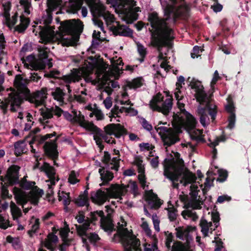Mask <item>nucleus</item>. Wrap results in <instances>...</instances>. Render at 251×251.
Masks as SVG:
<instances>
[{"label":"nucleus","instance_id":"64","mask_svg":"<svg viewBox=\"0 0 251 251\" xmlns=\"http://www.w3.org/2000/svg\"><path fill=\"white\" fill-rule=\"evenodd\" d=\"M142 160L138 159L137 162V166L138 167V172L140 174H145V169L144 165L142 164Z\"/></svg>","mask_w":251,"mask_h":251},{"label":"nucleus","instance_id":"37","mask_svg":"<svg viewBox=\"0 0 251 251\" xmlns=\"http://www.w3.org/2000/svg\"><path fill=\"white\" fill-rule=\"evenodd\" d=\"M76 204L80 206H83L84 205L88 206V192L85 191L83 194L80 195L75 201Z\"/></svg>","mask_w":251,"mask_h":251},{"label":"nucleus","instance_id":"15","mask_svg":"<svg viewBox=\"0 0 251 251\" xmlns=\"http://www.w3.org/2000/svg\"><path fill=\"white\" fill-rule=\"evenodd\" d=\"M47 89L43 88L41 90L37 91L29 97V101L33 103L36 107L43 105L47 98Z\"/></svg>","mask_w":251,"mask_h":251},{"label":"nucleus","instance_id":"32","mask_svg":"<svg viewBox=\"0 0 251 251\" xmlns=\"http://www.w3.org/2000/svg\"><path fill=\"white\" fill-rule=\"evenodd\" d=\"M83 3L82 0H69L68 4V11L75 13L81 7Z\"/></svg>","mask_w":251,"mask_h":251},{"label":"nucleus","instance_id":"41","mask_svg":"<svg viewBox=\"0 0 251 251\" xmlns=\"http://www.w3.org/2000/svg\"><path fill=\"white\" fill-rule=\"evenodd\" d=\"M61 0H48L47 5L48 9H47V12L50 13L55 10L59 5L61 4Z\"/></svg>","mask_w":251,"mask_h":251},{"label":"nucleus","instance_id":"40","mask_svg":"<svg viewBox=\"0 0 251 251\" xmlns=\"http://www.w3.org/2000/svg\"><path fill=\"white\" fill-rule=\"evenodd\" d=\"M5 41L3 35H0V63H3L5 61L6 54L3 49L5 46ZM6 63V62H5Z\"/></svg>","mask_w":251,"mask_h":251},{"label":"nucleus","instance_id":"44","mask_svg":"<svg viewBox=\"0 0 251 251\" xmlns=\"http://www.w3.org/2000/svg\"><path fill=\"white\" fill-rule=\"evenodd\" d=\"M163 97L160 93L157 94L150 101V108L153 110L155 108V105H158V103L163 101Z\"/></svg>","mask_w":251,"mask_h":251},{"label":"nucleus","instance_id":"10","mask_svg":"<svg viewBox=\"0 0 251 251\" xmlns=\"http://www.w3.org/2000/svg\"><path fill=\"white\" fill-rule=\"evenodd\" d=\"M190 85L192 89L196 90L195 98L200 104H204L209 99L207 94L204 91V88L200 81L193 78L190 82Z\"/></svg>","mask_w":251,"mask_h":251},{"label":"nucleus","instance_id":"59","mask_svg":"<svg viewBox=\"0 0 251 251\" xmlns=\"http://www.w3.org/2000/svg\"><path fill=\"white\" fill-rule=\"evenodd\" d=\"M77 176V174L75 171H72L69 176L68 182L72 184H75L79 182Z\"/></svg>","mask_w":251,"mask_h":251},{"label":"nucleus","instance_id":"9","mask_svg":"<svg viewBox=\"0 0 251 251\" xmlns=\"http://www.w3.org/2000/svg\"><path fill=\"white\" fill-rule=\"evenodd\" d=\"M62 113V110L58 106L50 108H42L40 109L41 117L39 119V121L41 124L44 125L48 123L49 120L53 117V114L57 117H60Z\"/></svg>","mask_w":251,"mask_h":251},{"label":"nucleus","instance_id":"16","mask_svg":"<svg viewBox=\"0 0 251 251\" xmlns=\"http://www.w3.org/2000/svg\"><path fill=\"white\" fill-rule=\"evenodd\" d=\"M126 222L124 217H121L120 220L117 223V233L115 235V239L116 241L121 242L125 246L126 242Z\"/></svg>","mask_w":251,"mask_h":251},{"label":"nucleus","instance_id":"26","mask_svg":"<svg viewBox=\"0 0 251 251\" xmlns=\"http://www.w3.org/2000/svg\"><path fill=\"white\" fill-rule=\"evenodd\" d=\"M58 237L56 235L50 234L44 242V246L50 251H54V246L58 242Z\"/></svg>","mask_w":251,"mask_h":251},{"label":"nucleus","instance_id":"42","mask_svg":"<svg viewBox=\"0 0 251 251\" xmlns=\"http://www.w3.org/2000/svg\"><path fill=\"white\" fill-rule=\"evenodd\" d=\"M51 95L54 99L59 101L60 103L63 102L64 93L60 88H56L54 91L52 92Z\"/></svg>","mask_w":251,"mask_h":251},{"label":"nucleus","instance_id":"13","mask_svg":"<svg viewBox=\"0 0 251 251\" xmlns=\"http://www.w3.org/2000/svg\"><path fill=\"white\" fill-rule=\"evenodd\" d=\"M126 251H141L140 241L135 235L132 230L126 228Z\"/></svg>","mask_w":251,"mask_h":251},{"label":"nucleus","instance_id":"56","mask_svg":"<svg viewBox=\"0 0 251 251\" xmlns=\"http://www.w3.org/2000/svg\"><path fill=\"white\" fill-rule=\"evenodd\" d=\"M95 116L97 120H101L104 118V115L100 110L95 109L89 115L90 117Z\"/></svg>","mask_w":251,"mask_h":251},{"label":"nucleus","instance_id":"7","mask_svg":"<svg viewBox=\"0 0 251 251\" xmlns=\"http://www.w3.org/2000/svg\"><path fill=\"white\" fill-rule=\"evenodd\" d=\"M155 129L160 136L164 146L170 147L180 140L178 135L179 129L177 132L172 128L165 126L155 127Z\"/></svg>","mask_w":251,"mask_h":251},{"label":"nucleus","instance_id":"34","mask_svg":"<svg viewBox=\"0 0 251 251\" xmlns=\"http://www.w3.org/2000/svg\"><path fill=\"white\" fill-rule=\"evenodd\" d=\"M10 208L12 217L14 220L19 222L18 219L22 216V213L20 208L16 203L11 201L10 203Z\"/></svg>","mask_w":251,"mask_h":251},{"label":"nucleus","instance_id":"11","mask_svg":"<svg viewBox=\"0 0 251 251\" xmlns=\"http://www.w3.org/2000/svg\"><path fill=\"white\" fill-rule=\"evenodd\" d=\"M40 170L41 171L44 172L49 178V179L47 180L46 182L50 183V184H48L49 188L51 189L52 186L59 180L58 176L56 175L55 170L53 167L46 162H45L42 165L40 168Z\"/></svg>","mask_w":251,"mask_h":251},{"label":"nucleus","instance_id":"43","mask_svg":"<svg viewBox=\"0 0 251 251\" xmlns=\"http://www.w3.org/2000/svg\"><path fill=\"white\" fill-rule=\"evenodd\" d=\"M15 153L19 155L25 151V143L24 141L17 142L15 144Z\"/></svg>","mask_w":251,"mask_h":251},{"label":"nucleus","instance_id":"54","mask_svg":"<svg viewBox=\"0 0 251 251\" xmlns=\"http://www.w3.org/2000/svg\"><path fill=\"white\" fill-rule=\"evenodd\" d=\"M70 232V228L68 225L67 224L66 222H64V226L63 227L61 228L59 231L60 235L62 239L67 237L68 234Z\"/></svg>","mask_w":251,"mask_h":251},{"label":"nucleus","instance_id":"8","mask_svg":"<svg viewBox=\"0 0 251 251\" xmlns=\"http://www.w3.org/2000/svg\"><path fill=\"white\" fill-rule=\"evenodd\" d=\"M20 167L12 165L8 168L4 177L0 176V180L9 185H14L19 182V171Z\"/></svg>","mask_w":251,"mask_h":251},{"label":"nucleus","instance_id":"38","mask_svg":"<svg viewBox=\"0 0 251 251\" xmlns=\"http://www.w3.org/2000/svg\"><path fill=\"white\" fill-rule=\"evenodd\" d=\"M139 15L135 13L130 9L126 7V24L133 23L134 21L138 20Z\"/></svg>","mask_w":251,"mask_h":251},{"label":"nucleus","instance_id":"3","mask_svg":"<svg viewBox=\"0 0 251 251\" xmlns=\"http://www.w3.org/2000/svg\"><path fill=\"white\" fill-rule=\"evenodd\" d=\"M85 66L80 69H74L71 73L63 77L67 83L79 80L81 76H86L92 73L94 68L96 69L98 82L100 85H104L111 77H116L120 73V68L115 64L108 68L107 65L101 59H97L93 57L88 58L85 64Z\"/></svg>","mask_w":251,"mask_h":251},{"label":"nucleus","instance_id":"29","mask_svg":"<svg viewBox=\"0 0 251 251\" xmlns=\"http://www.w3.org/2000/svg\"><path fill=\"white\" fill-rule=\"evenodd\" d=\"M99 130L100 131V136H98L99 139V141L100 142L99 143L98 142H97L96 139L94 137V139L95 140L97 145L99 146V147L100 148V150H102L103 149V146L102 145V139H103L105 142H106L107 143H108V144H114L115 143V140L112 137H111L110 135H107L106 134H105V135H104L102 133V131L100 128H99Z\"/></svg>","mask_w":251,"mask_h":251},{"label":"nucleus","instance_id":"35","mask_svg":"<svg viewBox=\"0 0 251 251\" xmlns=\"http://www.w3.org/2000/svg\"><path fill=\"white\" fill-rule=\"evenodd\" d=\"M101 226L105 230H110L113 227L112 220L109 216L104 217V215L100 219Z\"/></svg>","mask_w":251,"mask_h":251},{"label":"nucleus","instance_id":"12","mask_svg":"<svg viewBox=\"0 0 251 251\" xmlns=\"http://www.w3.org/2000/svg\"><path fill=\"white\" fill-rule=\"evenodd\" d=\"M177 104L181 112L183 113L186 117V121L183 124L184 128L187 131H190L194 129L196 127L197 123L196 119L184 108L185 106L184 103H180L179 101H178Z\"/></svg>","mask_w":251,"mask_h":251},{"label":"nucleus","instance_id":"48","mask_svg":"<svg viewBox=\"0 0 251 251\" xmlns=\"http://www.w3.org/2000/svg\"><path fill=\"white\" fill-rule=\"evenodd\" d=\"M5 23L6 25L9 27L11 28L13 26H14L17 21V14L15 13V14L11 17L10 16L7 17V18H5Z\"/></svg>","mask_w":251,"mask_h":251},{"label":"nucleus","instance_id":"46","mask_svg":"<svg viewBox=\"0 0 251 251\" xmlns=\"http://www.w3.org/2000/svg\"><path fill=\"white\" fill-rule=\"evenodd\" d=\"M58 200L62 201L63 204L67 205L70 203V199L69 193H65L64 192H58Z\"/></svg>","mask_w":251,"mask_h":251},{"label":"nucleus","instance_id":"27","mask_svg":"<svg viewBox=\"0 0 251 251\" xmlns=\"http://www.w3.org/2000/svg\"><path fill=\"white\" fill-rule=\"evenodd\" d=\"M76 231L79 236L82 237V241L84 243L86 242V240L83 238L84 236H86V232L90 226V221L86 220L85 222L82 225H75Z\"/></svg>","mask_w":251,"mask_h":251},{"label":"nucleus","instance_id":"21","mask_svg":"<svg viewBox=\"0 0 251 251\" xmlns=\"http://www.w3.org/2000/svg\"><path fill=\"white\" fill-rule=\"evenodd\" d=\"M145 196L147 200L153 201L151 208L157 209L163 203V201L158 198L157 194L153 192L152 190L146 191Z\"/></svg>","mask_w":251,"mask_h":251},{"label":"nucleus","instance_id":"20","mask_svg":"<svg viewBox=\"0 0 251 251\" xmlns=\"http://www.w3.org/2000/svg\"><path fill=\"white\" fill-rule=\"evenodd\" d=\"M108 199V197L105 192L101 190H98L96 192H93L91 194V201L95 204L102 205Z\"/></svg>","mask_w":251,"mask_h":251},{"label":"nucleus","instance_id":"30","mask_svg":"<svg viewBox=\"0 0 251 251\" xmlns=\"http://www.w3.org/2000/svg\"><path fill=\"white\" fill-rule=\"evenodd\" d=\"M99 172L101 180L103 182L100 184V186L103 185L111 181L114 176L113 174L107 170H105L103 168H100Z\"/></svg>","mask_w":251,"mask_h":251},{"label":"nucleus","instance_id":"31","mask_svg":"<svg viewBox=\"0 0 251 251\" xmlns=\"http://www.w3.org/2000/svg\"><path fill=\"white\" fill-rule=\"evenodd\" d=\"M45 150L48 155L55 158L57 156L58 152L56 150V145L54 142L46 143L45 145Z\"/></svg>","mask_w":251,"mask_h":251},{"label":"nucleus","instance_id":"45","mask_svg":"<svg viewBox=\"0 0 251 251\" xmlns=\"http://www.w3.org/2000/svg\"><path fill=\"white\" fill-rule=\"evenodd\" d=\"M173 175L171 181L178 182L179 180V177L183 175V165L180 166L173 172Z\"/></svg>","mask_w":251,"mask_h":251},{"label":"nucleus","instance_id":"60","mask_svg":"<svg viewBox=\"0 0 251 251\" xmlns=\"http://www.w3.org/2000/svg\"><path fill=\"white\" fill-rule=\"evenodd\" d=\"M235 120H236L235 114H230L228 118V124L227 125V127L228 128L232 129L234 127L235 124Z\"/></svg>","mask_w":251,"mask_h":251},{"label":"nucleus","instance_id":"39","mask_svg":"<svg viewBox=\"0 0 251 251\" xmlns=\"http://www.w3.org/2000/svg\"><path fill=\"white\" fill-rule=\"evenodd\" d=\"M29 23V20L24 17H21L20 24L16 26L15 29L19 32H23L27 27Z\"/></svg>","mask_w":251,"mask_h":251},{"label":"nucleus","instance_id":"49","mask_svg":"<svg viewBox=\"0 0 251 251\" xmlns=\"http://www.w3.org/2000/svg\"><path fill=\"white\" fill-rule=\"evenodd\" d=\"M11 4L10 2L9 1H5L2 3V7H3V16L4 18H7V17L10 16L9 11L11 9Z\"/></svg>","mask_w":251,"mask_h":251},{"label":"nucleus","instance_id":"28","mask_svg":"<svg viewBox=\"0 0 251 251\" xmlns=\"http://www.w3.org/2000/svg\"><path fill=\"white\" fill-rule=\"evenodd\" d=\"M92 12L97 16H102L107 11L105 6L99 1L90 6Z\"/></svg>","mask_w":251,"mask_h":251},{"label":"nucleus","instance_id":"2","mask_svg":"<svg viewBox=\"0 0 251 251\" xmlns=\"http://www.w3.org/2000/svg\"><path fill=\"white\" fill-rule=\"evenodd\" d=\"M83 25L79 20H66L60 24L58 31L55 33L52 26H46L41 28V26H36L33 32L36 35L40 29V42L47 44L57 42L63 46L74 45L79 35L82 32Z\"/></svg>","mask_w":251,"mask_h":251},{"label":"nucleus","instance_id":"63","mask_svg":"<svg viewBox=\"0 0 251 251\" xmlns=\"http://www.w3.org/2000/svg\"><path fill=\"white\" fill-rule=\"evenodd\" d=\"M9 226V221L0 215V227L5 229Z\"/></svg>","mask_w":251,"mask_h":251},{"label":"nucleus","instance_id":"55","mask_svg":"<svg viewBox=\"0 0 251 251\" xmlns=\"http://www.w3.org/2000/svg\"><path fill=\"white\" fill-rule=\"evenodd\" d=\"M6 241L8 243L12 244V246L15 248H18L20 246V240L17 237H12L11 236H8L6 237Z\"/></svg>","mask_w":251,"mask_h":251},{"label":"nucleus","instance_id":"62","mask_svg":"<svg viewBox=\"0 0 251 251\" xmlns=\"http://www.w3.org/2000/svg\"><path fill=\"white\" fill-rule=\"evenodd\" d=\"M39 55L41 59H46L48 57V50L47 48L44 47H40L38 49Z\"/></svg>","mask_w":251,"mask_h":251},{"label":"nucleus","instance_id":"24","mask_svg":"<svg viewBox=\"0 0 251 251\" xmlns=\"http://www.w3.org/2000/svg\"><path fill=\"white\" fill-rule=\"evenodd\" d=\"M171 243L165 241V246L168 251H190L189 247L186 246L181 241H175L172 246H171Z\"/></svg>","mask_w":251,"mask_h":251},{"label":"nucleus","instance_id":"33","mask_svg":"<svg viewBox=\"0 0 251 251\" xmlns=\"http://www.w3.org/2000/svg\"><path fill=\"white\" fill-rule=\"evenodd\" d=\"M144 80L142 77H138L133 79L131 81L126 80V87L130 89H136L143 85Z\"/></svg>","mask_w":251,"mask_h":251},{"label":"nucleus","instance_id":"51","mask_svg":"<svg viewBox=\"0 0 251 251\" xmlns=\"http://www.w3.org/2000/svg\"><path fill=\"white\" fill-rule=\"evenodd\" d=\"M126 5H129L127 7L135 13H137L138 12L141 11L139 7H135L136 5V1L134 0H126Z\"/></svg>","mask_w":251,"mask_h":251},{"label":"nucleus","instance_id":"18","mask_svg":"<svg viewBox=\"0 0 251 251\" xmlns=\"http://www.w3.org/2000/svg\"><path fill=\"white\" fill-rule=\"evenodd\" d=\"M124 186L117 184H111L110 187L106 188V193L108 198H119L123 194Z\"/></svg>","mask_w":251,"mask_h":251},{"label":"nucleus","instance_id":"6","mask_svg":"<svg viewBox=\"0 0 251 251\" xmlns=\"http://www.w3.org/2000/svg\"><path fill=\"white\" fill-rule=\"evenodd\" d=\"M204 107H200L198 109V113L200 116V121L203 127L209 124V118L208 115L211 116L212 122L214 123L217 114V106L211 103L210 99L205 102Z\"/></svg>","mask_w":251,"mask_h":251},{"label":"nucleus","instance_id":"4","mask_svg":"<svg viewBox=\"0 0 251 251\" xmlns=\"http://www.w3.org/2000/svg\"><path fill=\"white\" fill-rule=\"evenodd\" d=\"M26 177L27 176H24L19 183L22 188L30 190L29 193H26L21 188L16 186L12 190L17 203L22 205L23 208L28 201L33 204H37L39 199L43 194V191L35 186V182L27 180Z\"/></svg>","mask_w":251,"mask_h":251},{"label":"nucleus","instance_id":"1","mask_svg":"<svg viewBox=\"0 0 251 251\" xmlns=\"http://www.w3.org/2000/svg\"><path fill=\"white\" fill-rule=\"evenodd\" d=\"M171 3H167L164 8V16L166 18H160L156 12L149 13L148 20L151 27L154 29L150 30L151 32L153 45L158 48L167 47L173 48L175 39V32L167 22L173 15V22L175 24L178 19H187L190 16V8L185 3L178 6L177 4L184 1V0H169Z\"/></svg>","mask_w":251,"mask_h":251},{"label":"nucleus","instance_id":"5","mask_svg":"<svg viewBox=\"0 0 251 251\" xmlns=\"http://www.w3.org/2000/svg\"><path fill=\"white\" fill-rule=\"evenodd\" d=\"M14 85L17 89V92L11 93L5 103L1 101L0 104L3 108V112H5V108L8 105L10 106V109L12 111L18 110L22 102V98L26 96L29 93V90L22 82V77L20 75L16 76L14 81Z\"/></svg>","mask_w":251,"mask_h":251},{"label":"nucleus","instance_id":"19","mask_svg":"<svg viewBox=\"0 0 251 251\" xmlns=\"http://www.w3.org/2000/svg\"><path fill=\"white\" fill-rule=\"evenodd\" d=\"M193 228L191 226H188L186 227L183 226H178L176 227L175 230H176V237L180 240H184L186 239L187 241V245L189 247L188 240L190 238L189 233L193 230Z\"/></svg>","mask_w":251,"mask_h":251},{"label":"nucleus","instance_id":"47","mask_svg":"<svg viewBox=\"0 0 251 251\" xmlns=\"http://www.w3.org/2000/svg\"><path fill=\"white\" fill-rule=\"evenodd\" d=\"M55 135V132H53L52 133L47 134L45 135H37L33 137V140L37 141L38 143H43L48 138H50Z\"/></svg>","mask_w":251,"mask_h":251},{"label":"nucleus","instance_id":"25","mask_svg":"<svg viewBox=\"0 0 251 251\" xmlns=\"http://www.w3.org/2000/svg\"><path fill=\"white\" fill-rule=\"evenodd\" d=\"M197 177L195 174L186 169L184 172L182 178L180 180V183H183L184 186H186L189 183H194L196 181Z\"/></svg>","mask_w":251,"mask_h":251},{"label":"nucleus","instance_id":"36","mask_svg":"<svg viewBox=\"0 0 251 251\" xmlns=\"http://www.w3.org/2000/svg\"><path fill=\"white\" fill-rule=\"evenodd\" d=\"M19 3L26 15L30 14L32 10V7L30 0H19Z\"/></svg>","mask_w":251,"mask_h":251},{"label":"nucleus","instance_id":"14","mask_svg":"<svg viewBox=\"0 0 251 251\" xmlns=\"http://www.w3.org/2000/svg\"><path fill=\"white\" fill-rule=\"evenodd\" d=\"M76 121L81 127L87 130L92 131L94 138L97 142H100L98 136H100V132L98 127L95 126L92 123L86 121L84 116L83 115H79L76 117Z\"/></svg>","mask_w":251,"mask_h":251},{"label":"nucleus","instance_id":"22","mask_svg":"<svg viewBox=\"0 0 251 251\" xmlns=\"http://www.w3.org/2000/svg\"><path fill=\"white\" fill-rule=\"evenodd\" d=\"M172 101L173 98L171 97V98H168L165 100L162 106L155 105V108L152 110L161 112L165 115H168L172 108Z\"/></svg>","mask_w":251,"mask_h":251},{"label":"nucleus","instance_id":"58","mask_svg":"<svg viewBox=\"0 0 251 251\" xmlns=\"http://www.w3.org/2000/svg\"><path fill=\"white\" fill-rule=\"evenodd\" d=\"M115 124H109L104 127V130L106 134L111 135H114V130L115 129Z\"/></svg>","mask_w":251,"mask_h":251},{"label":"nucleus","instance_id":"57","mask_svg":"<svg viewBox=\"0 0 251 251\" xmlns=\"http://www.w3.org/2000/svg\"><path fill=\"white\" fill-rule=\"evenodd\" d=\"M176 209L174 207L168 208V218L170 221H174L176 219Z\"/></svg>","mask_w":251,"mask_h":251},{"label":"nucleus","instance_id":"50","mask_svg":"<svg viewBox=\"0 0 251 251\" xmlns=\"http://www.w3.org/2000/svg\"><path fill=\"white\" fill-rule=\"evenodd\" d=\"M103 216V212L101 210L100 211H97L96 212H91L90 213V220H89L90 222H94L98 220L99 217H100V219L102 218V217Z\"/></svg>","mask_w":251,"mask_h":251},{"label":"nucleus","instance_id":"52","mask_svg":"<svg viewBox=\"0 0 251 251\" xmlns=\"http://www.w3.org/2000/svg\"><path fill=\"white\" fill-rule=\"evenodd\" d=\"M115 127L114 135L116 137L120 138L125 132L124 127L120 124H117Z\"/></svg>","mask_w":251,"mask_h":251},{"label":"nucleus","instance_id":"23","mask_svg":"<svg viewBox=\"0 0 251 251\" xmlns=\"http://www.w3.org/2000/svg\"><path fill=\"white\" fill-rule=\"evenodd\" d=\"M106 3L111 4L114 7L117 13L119 14H125L126 0H106Z\"/></svg>","mask_w":251,"mask_h":251},{"label":"nucleus","instance_id":"61","mask_svg":"<svg viewBox=\"0 0 251 251\" xmlns=\"http://www.w3.org/2000/svg\"><path fill=\"white\" fill-rule=\"evenodd\" d=\"M102 17H103L107 24H110L114 22L115 19L114 16L108 11H107Z\"/></svg>","mask_w":251,"mask_h":251},{"label":"nucleus","instance_id":"53","mask_svg":"<svg viewBox=\"0 0 251 251\" xmlns=\"http://www.w3.org/2000/svg\"><path fill=\"white\" fill-rule=\"evenodd\" d=\"M218 173L219 177L217 178V181L220 182H223L226 181L228 176L227 172L221 169L218 171Z\"/></svg>","mask_w":251,"mask_h":251},{"label":"nucleus","instance_id":"17","mask_svg":"<svg viewBox=\"0 0 251 251\" xmlns=\"http://www.w3.org/2000/svg\"><path fill=\"white\" fill-rule=\"evenodd\" d=\"M26 61L25 66L28 68L34 70H39L44 69L45 67V64L44 61L39 59H35L33 56L29 55L26 58Z\"/></svg>","mask_w":251,"mask_h":251}]
</instances>
